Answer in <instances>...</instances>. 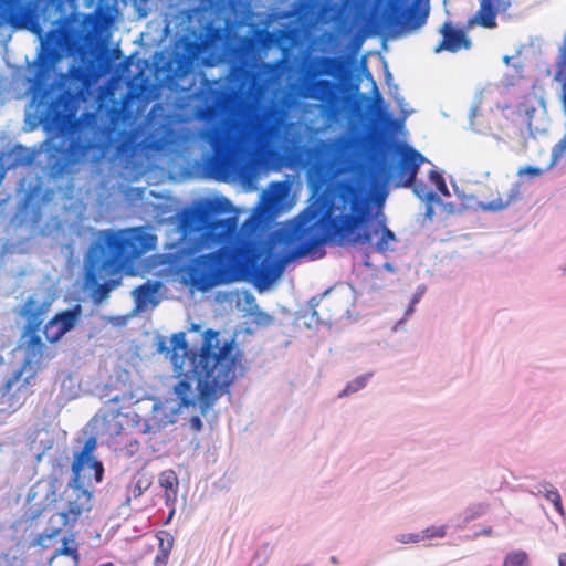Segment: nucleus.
<instances>
[{"instance_id": "47", "label": "nucleus", "mask_w": 566, "mask_h": 566, "mask_svg": "<svg viewBox=\"0 0 566 566\" xmlns=\"http://www.w3.org/2000/svg\"><path fill=\"white\" fill-rule=\"evenodd\" d=\"M483 533L486 535H490L492 533V531H491V528H489V530H485Z\"/></svg>"}, {"instance_id": "23", "label": "nucleus", "mask_w": 566, "mask_h": 566, "mask_svg": "<svg viewBox=\"0 0 566 566\" xmlns=\"http://www.w3.org/2000/svg\"><path fill=\"white\" fill-rule=\"evenodd\" d=\"M69 556L75 564L80 562V553L77 544L75 543V536L72 533L70 536L62 539V546L54 553V557Z\"/></svg>"}, {"instance_id": "18", "label": "nucleus", "mask_w": 566, "mask_h": 566, "mask_svg": "<svg viewBox=\"0 0 566 566\" xmlns=\"http://www.w3.org/2000/svg\"><path fill=\"white\" fill-rule=\"evenodd\" d=\"M506 6L504 0H480V8L475 14L476 22L488 29L495 28L497 12Z\"/></svg>"}, {"instance_id": "46", "label": "nucleus", "mask_w": 566, "mask_h": 566, "mask_svg": "<svg viewBox=\"0 0 566 566\" xmlns=\"http://www.w3.org/2000/svg\"><path fill=\"white\" fill-rule=\"evenodd\" d=\"M99 566H114V564H113V563H111V562H108V563L102 564V565H99Z\"/></svg>"}, {"instance_id": "37", "label": "nucleus", "mask_w": 566, "mask_h": 566, "mask_svg": "<svg viewBox=\"0 0 566 566\" xmlns=\"http://www.w3.org/2000/svg\"><path fill=\"white\" fill-rule=\"evenodd\" d=\"M422 534H403L401 535L400 542L402 543H418L422 541Z\"/></svg>"}, {"instance_id": "38", "label": "nucleus", "mask_w": 566, "mask_h": 566, "mask_svg": "<svg viewBox=\"0 0 566 566\" xmlns=\"http://www.w3.org/2000/svg\"><path fill=\"white\" fill-rule=\"evenodd\" d=\"M319 303L315 301V298H312L311 302H310V306L312 308V317H316V322L321 323V322H325L326 318L322 317L319 312L315 308L316 306H318Z\"/></svg>"}, {"instance_id": "10", "label": "nucleus", "mask_w": 566, "mask_h": 566, "mask_svg": "<svg viewBox=\"0 0 566 566\" xmlns=\"http://www.w3.org/2000/svg\"><path fill=\"white\" fill-rule=\"evenodd\" d=\"M348 150L349 142L345 137L318 146L315 163L310 170V182L315 191L327 185L334 175L344 170L348 164Z\"/></svg>"}, {"instance_id": "7", "label": "nucleus", "mask_w": 566, "mask_h": 566, "mask_svg": "<svg viewBox=\"0 0 566 566\" xmlns=\"http://www.w3.org/2000/svg\"><path fill=\"white\" fill-rule=\"evenodd\" d=\"M339 65V61L333 56L315 57L301 78L296 91V94L304 99L317 101L322 114L328 118H334L340 112L339 86L332 80L317 77L333 74Z\"/></svg>"}, {"instance_id": "19", "label": "nucleus", "mask_w": 566, "mask_h": 566, "mask_svg": "<svg viewBox=\"0 0 566 566\" xmlns=\"http://www.w3.org/2000/svg\"><path fill=\"white\" fill-rule=\"evenodd\" d=\"M92 149L98 150L99 155L94 158V160H97L106 149V144L98 143L93 139L82 140L78 137L72 140L69 146L70 156L74 161L86 160L88 158V153Z\"/></svg>"}, {"instance_id": "15", "label": "nucleus", "mask_w": 566, "mask_h": 566, "mask_svg": "<svg viewBox=\"0 0 566 566\" xmlns=\"http://www.w3.org/2000/svg\"><path fill=\"white\" fill-rule=\"evenodd\" d=\"M535 101L536 96L534 94H527L522 96L516 106H506L503 108L505 117L512 120L521 133L531 130L532 119L536 111L534 105Z\"/></svg>"}, {"instance_id": "9", "label": "nucleus", "mask_w": 566, "mask_h": 566, "mask_svg": "<svg viewBox=\"0 0 566 566\" xmlns=\"http://www.w3.org/2000/svg\"><path fill=\"white\" fill-rule=\"evenodd\" d=\"M51 305V301H39L30 296L20 311V315L25 318L22 334L25 365H40L44 358L51 357L46 344L39 335Z\"/></svg>"}, {"instance_id": "42", "label": "nucleus", "mask_w": 566, "mask_h": 566, "mask_svg": "<svg viewBox=\"0 0 566 566\" xmlns=\"http://www.w3.org/2000/svg\"><path fill=\"white\" fill-rule=\"evenodd\" d=\"M558 564L559 566H566V553H562L558 556Z\"/></svg>"}, {"instance_id": "1", "label": "nucleus", "mask_w": 566, "mask_h": 566, "mask_svg": "<svg viewBox=\"0 0 566 566\" xmlns=\"http://www.w3.org/2000/svg\"><path fill=\"white\" fill-rule=\"evenodd\" d=\"M232 210L229 199L216 197L196 201L181 212L179 228L185 250L196 253L217 248L186 268L188 283L198 291L206 292L238 276L265 287L283 271L282 261L258 251L240 237L237 216L221 218Z\"/></svg>"}, {"instance_id": "29", "label": "nucleus", "mask_w": 566, "mask_h": 566, "mask_svg": "<svg viewBox=\"0 0 566 566\" xmlns=\"http://www.w3.org/2000/svg\"><path fill=\"white\" fill-rule=\"evenodd\" d=\"M157 538L159 541L158 551L170 554L174 546V536L166 531H159Z\"/></svg>"}, {"instance_id": "21", "label": "nucleus", "mask_w": 566, "mask_h": 566, "mask_svg": "<svg viewBox=\"0 0 566 566\" xmlns=\"http://www.w3.org/2000/svg\"><path fill=\"white\" fill-rule=\"evenodd\" d=\"M253 81V73L243 65H233L230 71L229 82L240 93L250 91Z\"/></svg>"}, {"instance_id": "27", "label": "nucleus", "mask_w": 566, "mask_h": 566, "mask_svg": "<svg viewBox=\"0 0 566 566\" xmlns=\"http://www.w3.org/2000/svg\"><path fill=\"white\" fill-rule=\"evenodd\" d=\"M156 290H157V287L155 284H151L150 282H146V283L139 285L135 290V294L139 302L146 303L156 293Z\"/></svg>"}, {"instance_id": "20", "label": "nucleus", "mask_w": 566, "mask_h": 566, "mask_svg": "<svg viewBox=\"0 0 566 566\" xmlns=\"http://www.w3.org/2000/svg\"><path fill=\"white\" fill-rule=\"evenodd\" d=\"M158 483L164 490L167 506H175L179 491V479L172 469L164 470L158 476Z\"/></svg>"}, {"instance_id": "17", "label": "nucleus", "mask_w": 566, "mask_h": 566, "mask_svg": "<svg viewBox=\"0 0 566 566\" xmlns=\"http://www.w3.org/2000/svg\"><path fill=\"white\" fill-rule=\"evenodd\" d=\"M440 33L442 35V40L433 49L434 53H440L442 51L455 53L461 49H469L471 46V41L465 32L461 29L454 28L450 22L443 23L440 29Z\"/></svg>"}, {"instance_id": "36", "label": "nucleus", "mask_w": 566, "mask_h": 566, "mask_svg": "<svg viewBox=\"0 0 566 566\" xmlns=\"http://www.w3.org/2000/svg\"><path fill=\"white\" fill-rule=\"evenodd\" d=\"M170 554L165 552H159L154 558V566H167Z\"/></svg>"}, {"instance_id": "40", "label": "nucleus", "mask_w": 566, "mask_h": 566, "mask_svg": "<svg viewBox=\"0 0 566 566\" xmlns=\"http://www.w3.org/2000/svg\"><path fill=\"white\" fill-rule=\"evenodd\" d=\"M513 60V56H507L505 55L503 57V62L506 64V65H511V62ZM512 66L516 70L517 73H522L523 71V65L521 63H512Z\"/></svg>"}, {"instance_id": "45", "label": "nucleus", "mask_w": 566, "mask_h": 566, "mask_svg": "<svg viewBox=\"0 0 566 566\" xmlns=\"http://www.w3.org/2000/svg\"><path fill=\"white\" fill-rule=\"evenodd\" d=\"M55 482H56V480H54V482L51 483L52 494H55V492H56Z\"/></svg>"}, {"instance_id": "2", "label": "nucleus", "mask_w": 566, "mask_h": 566, "mask_svg": "<svg viewBox=\"0 0 566 566\" xmlns=\"http://www.w3.org/2000/svg\"><path fill=\"white\" fill-rule=\"evenodd\" d=\"M381 237L376 250L385 253L396 234L386 226V218L365 182L350 178L337 180L298 216L284 222L275 232L287 260L305 256L324 243L358 247L371 243L378 232Z\"/></svg>"}, {"instance_id": "33", "label": "nucleus", "mask_w": 566, "mask_h": 566, "mask_svg": "<svg viewBox=\"0 0 566 566\" xmlns=\"http://www.w3.org/2000/svg\"><path fill=\"white\" fill-rule=\"evenodd\" d=\"M545 496L547 500H549L554 504V507L560 514H563L562 499H560L558 491L556 489L547 490L545 493Z\"/></svg>"}, {"instance_id": "28", "label": "nucleus", "mask_w": 566, "mask_h": 566, "mask_svg": "<svg viewBox=\"0 0 566 566\" xmlns=\"http://www.w3.org/2000/svg\"><path fill=\"white\" fill-rule=\"evenodd\" d=\"M285 193V187L281 182H273L268 193V201L270 205H277Z\"/></svg>"}, {"instance_id": "41", "label": "nucleus", "mask_w": 566, "mask_h": 566, "mask_svg": "<svg viewBox=\"0 0 566 566\" xmlns=\"http://www.w3.org/2000/svg\"><path fill=\"white\" fill-rule=\"evenodd\" d=\"M190 424L191 428L195 429L196 431H200L202 428V421L198 416L191 417Z\"/></svg>"}, {"instance_id": "30", "label": "nucleus", "mask_w": 566, "mask_h": 566, "mask_svg": "<svg viewBox=\"0 0 566 566\" xmlns=\"http://www.w3.org/2000/svg\"><path fill=\"white\" fill-rule=\"evenodd\" d=\"M45 122L53 127H60L65 122V115L62 111L50 107L45 115Z\"/></svg>"}, {"instance_id": "14", "label": "nucleus", "mask_w": 566, "mask_h": 566, "mask_svg": "<svg viewBox=\"0 0 566 566\" xmlns=\"http://www.w3.org/2000/svg\"><path fill=\"white\" fill-rule=\"evenodd\" d=\"M535 101L536 96L534 94H527L522 96L516 106H506L503 108L505 117L512 120L521 133L531 130L532 119L536 111L534 105Z\"/></svg>"}, {"instance_id": "26", "label": "nucleus", "mask_w": 566, "mask_h": 566, "mask_svg": "<svg viewBox=\"0 0 566 566\" xmlns=\"http://www.w3.org/2000/svg\"><path fill=\"white\" fill-rule=\"evenodd\" d=\"M371 376H373V374L368 373V374H364V375L356 377L354 380L349 381L346 385V387L343 389V391L339 392L338 397L343 398V397L349 396V395L355 394L358 390L363 389L367 385V382Z\"/></svg>"}, {"instance_id": "3", "label": "nucleus", "mask_w": 566, "mask_h": 566, "mask_svg": "<svg viewBox=\"0 0 566 566\" xmlns=\"http://www.w3.org/2000/svg\"><path fill=\"white\" fill-rule=\"evenodd\" d=\"M292 104L291 98H284L281 105L272 104L252 114L241 134L237 135L233 130L237 125L233 116L238 108L235 94L220 88L208 91L203 104L196 109V116L209 125L199 134L212 149L207 161L209 174L217 180H228L238 174L247 158L268 155L291 145L290 130L294 124L286 117Z\"/></svg>"}, {"instance_id": "31", "label": "nucleus", "mask_w": 566, "mask_h": 566, "mask_svg": "<svg viewBox=\"0 0 566 566\" xmlns=\"http://www.w3.org/2000/svg\"><path fill=\"white\" fill-rule=\"evenodd\" d=\"M429 178L434 184L437 190L441 195H443L446 197L450 196V192H449L448 186L446 184V180H444L443 176L440 172H438L436 170H431L430 175H429Z\"/></svg>"}, {"instance_id": "12", "label": "nucleus", "mask_w": 566, "mask_h": 566, "mask_svg": "<svg viewBox=\"0 0 566 566\" xmlns=\"http://www.w3.org/2000/svg\"><path fill=\"white\" fill-rule=\"evenodd\" d=\"M82 306L75 304L73 307L56 313L50 318L44 327L43 334L50 344L57 343L66 333L74 329L82 318Z\"/></svg>"}, {"instance_id": "13", "label": "nucleus", "mask_w": 566, "mask_h": 566, "mask_svg": "<svg viewBox=\"0 0 566 566\" xmlns=\"http://www.w3.org/2000/svg\"><path fill=\"white\" fill-rule=\"evenodd\" d=\"M396 153L399 154L400 158L397 164V177L405 187L413 185L419 167L424 161V157L416 149L406 146H396Z\"/></svg>"}, {"instance_id": "4", "label": "nucleus", "mask_w": 566, "mask_h": 566, "mask_svg": "<svg viewBox=\"0 0 566 566\" xmlns=\"http://www.w3.org/2000/svg\"><path fill=\"white\" fill-rule=\"evenodd\" d=\"M171 364L179 379L174 392L179 408H198L201 415L229 391L241 366L242 353L232 339H221L220 332L203 333L199 353L189 348L185 333L171 338Z\"/></svg>"}, {"instance_id": "39", "label": "nucleus", "mask_w": 566, "mask_h": 566, "mask_svg": "<svg viewBox=\"0 0 566 566\" xmlns=\"http://www.w3.org/2000/svg\"><path fill=\"white\" fill-rule=\"evenodd\" d=\"M470 511H472V513L468 517H465V520H472L476 516L482 515L485 511V506L483 504L479 503V504H475Z\"/></svg>"}, {"instance_id": "11", "label": "nucleus", "mask_w": 566, "mask_h": 566, "mask_svg": "<svg viewBox=\"0 0 566 566\" xmlns=\"http://www.w3.org/2000/svg\"><path fill=\"white\" fill-rule=\"evenodd\" d=\"M93 428L96 434L108 439L127 433L128 430L130 433H147L149 430V426L146 422L142 423L140 416L134 410L123 412L122 409L111 406L94 417Z\"/></svg>"}, {"instance_id": "22", "label": "nucleus", "mask_w": 566, "mask_h": 566, "mask_svg": "<svg viewBox=\"0 0 566 566\" xmlns=\"http://www.w3.org/2000/svg\"><path fill=\"white\" fill-rule=\"evenodd\" d=\"M518 196L520 187L518 185H514L507 195L497 197L496 199H492L486 202H480V208L484 211H501L507 208L513 201H515Z\"/></svg>"}, {"instance_id": "32", "label": "nucleus", "mask_w": 566, "mask_h": 566, "mask_svg": "<svg viewBox=\"0 0 566 566\" xmlns=\"http://www.w3.org/2000/svg\"><path fill=\"white\" fill-rule=\"evenodd\" d=\"M422 538L426 539V538H433V537H444L446 534H447V531H446V526L442 525V526H430L428 528H426L424 531H422Z\"/></svg>"}, {"instance_id": "24", "label": "nucleus", "mask_w": 566, "mask_h": 566, "mask_svg": "<svg viewBox=\"0 0 566 566\" xmlns=\"http://www.w3.org/2000/svg\"><path fill=\"white\" fill-rule=\"evenodd\" d=\"M151 485V479L146 473H138L128 485L129 493L135 497H139Z\"/></svg>"}, {"instance_id": "43", "label": "nucleus", "mask_w": 566, "mask_h": 566, "mask_svg": "<svg viewBox=\"0 0 566 566\" xmlns=\"http://www.w3.org/2000/svg\"><path fill=\"white\" fill-rule=\"evenodd\" d=\"M172 509L170 510V513L168 515V518L167 521L165 522V524H168L170 522V520L172 518L174 514H175V507L171 506Z\"/></svg>"}, {"instance_id": "35", "label": "nucleus", "mask_w": 566, "mask_h": 566, "mask_svg": "<svg viewBox=\"0 0 566 566\" xmlns=\"http://www.w3.org/2000/svg\"><path fill=\"white\" fill-rule=\"evenodd\" d=\"M543 172H544V170L542 168L533 167V166H525L518 170L520 176L530 175L532 177H539L543 175Z\"/></svg>"}, {"instance_id": "8", "label": "nucleus", "mask_w": 566, "mask_h": 566, "mask_svg": "<svg viewBox=\"0 0 566 566\" xmlns=\"http://www.w3.org/2000/svg\"><path fill=\"white\" fill-rule=\"evenodd\" d=\"M356 12L368 23L370 20L378 27L401 34L422 27L428 17L426 10L417 7L403 9L400 0H356Z\"/></svg>"}, {"instance_id": "34", "label": "nucleus", "mask_w": 566, "mask_h": 566, "mask_svg": "<svg viewBox=\"0 0 566 566\" xmlns=\"http://www.w3.org/2000/svg\"><path fill=\"white\" fill-rule=\"evenodd\" d=\"M43 511L44 509L39 504H31L24 512V518L25 521L33 522L42 515Z\"/></svg>"}, {"instance_id": "5", "label": "nucleus", "mask_w": 566, "mask_h": 566, "mask_svg": "<svg viewBox=\"0 0 566 566\" xmlns=\"http://www.w3.org/2000/svg\"><path fill=\"white\" fill-rule=\"evenodd\" d=\"M157 237L144 228H130L119 232L106 231L91 247L87 255L86 282L94 286L92 298L99 304L109 296L111 282L99 279L117 274L128 262L155 249Z\"/></svg>"}, {"instance_id": "16", "label": "nucleus", "mask_w": 566, "mask_h": 566, "mask_svg": "<svg viewBox=\"0 0 566 566\" xmlns=\"http://www.w3.org/2000/svg\"><path fill=\"white\" fill-rule=\"evenodd\" d=\"M69 41V32L64 24H60L57 28L51 29L42 42L41 57L45 62L53 63L61 56V52L64 50Z\"/></svg>"}, {"instance_id": "44", "label": "nucleus", "mask_w": 566, "mask_h": 566, "mask_svg": "<svg viewBox=\"0 0 566 566\" xmlns=\"http://www.w3.org/2000/svg\"><path fill=\"white\" fill-rule=\"evenodd\" d=\"M119 400H120V398H119L118 396H115V397H113V398H111V399H109V402H111V403H118V402H119Z\"/></svg>"}, {"instance_id": "25", "label": "nucleus", "mask_w": 566, "mask_h": 566, "mask_svg": "<svg viewBox=\"0 0 566 566\" xmlns=\"http://www.w3.org/2000/svg\"><path fill=\"white\" fill-rule=\"evenodd\" d=\"M503 566H530L528 555L522 549L511 551L505 555Z\"/></svg>"}, {"instance_id": "6", "label": "nucleus", "mask_w": 566, "mask_h": 566, "mask_svg": "<svg viewBox=\"0 0 566 566\" xmlns=\"http://www.w3.org/2000/svg\"><path fill=\"white\" fill-rule=\"evenodd\" d=\"M97 447L96 438L90 437L80 452L75 453L72 462V479L64 490L55 496L52 502L55 503L56 512L49 518L45 531L40 534L38 544L43 539H52L59 536L63 528L72 530L77 522L93 507V493L84 488L83 472H90L87 479L92 476L96 483L103 480V463L94 457Z\"/></svg>"}, {"instance_id": "48", "label": "nucleus", "mask_w": 566, "mask_h": 566, "mask_svg": "<svg viewBox=\"0 0 566 566\" xmlns=\"http://www.w3.org/2000/svg\"><path fill=\"white\" fill-rule=\"evenodd\" d=\"M428 198H429L430 200H432V199L434 198V195H433V193H430V195L428 196Z\"/></svg>"}]
</instances>
